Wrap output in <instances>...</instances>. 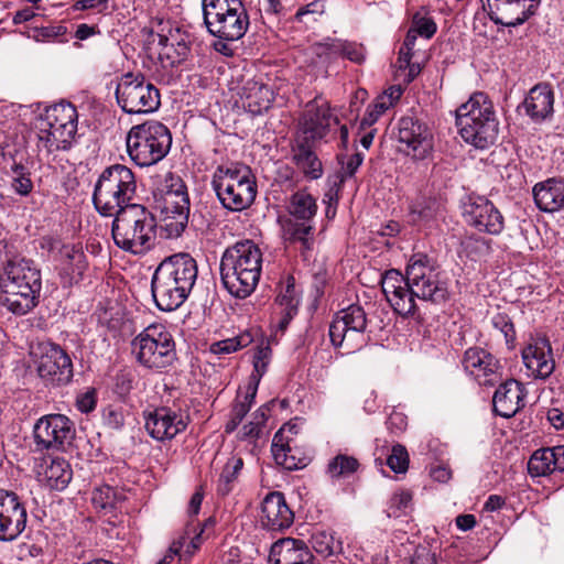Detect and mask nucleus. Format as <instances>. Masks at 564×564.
Wrapping results in <instances>:
<instances>
[{
    "label": "nucleus",
    "instance_id": "nucleus-55",
    "mask_svg": "<svg viewBox=\"0 0 564 564\" xmlns=\"http://www.w3.org/2000/svg\"><path fill=\"white\" fill-rule=\"evenodd\" d=\"M386 424H387V429L392 434L399 435L405 431V429L408 426V417L404 413L393 410L390 413Z\"/></svg>",
    "mask_w": 564,
    "mask_h": 564
},
{
    "label": "nucleus",
    "instance_id": "nucleus-23",
    "mask_svg": "<svg viewBox=\"0 0 564 564\" xmlns=\"http://www.w3.org/2000/svg\"><path fill=\"white\" fill-rule=\"evenodd\" d=\"M334 124H338V119L327 106L308 104L300 121V131L306 141H314L323 139Z\"/></svg>",
    "mask_w": 564,
    "mask_h": 564
},
{
    "label": "nucleus",
    "instance_id": "nucleus-15",
    "mask_svg": "<svg viewBox=\"0 0 564 564\" xmlns=\"http://www.w3.org/2000/svg\"><path fill=\"white\" fill-rule=\"evenodd\" d=\"M34 442L40 451H65L72 445L76 429L64 414H47L40 417L33 427Z\"/></svg>",
    "mask_w": 564,
    "mask_h": 564
},
{
    "label": "nucleus",
    "instance_id": "nucleus-34",
    "mask_svg": "<svg viewBox=\"0 0 564 564\" xmlns=\"http://www.w3.org/2000/svg\"><path fill=\"white\" fill-rule=\"evenodd\" d=\"M241 98L245 100L243 106L250 112L258 115L270 108L273 93L262 83L248 80L242 87Z\"/></svg>",
    "mask_w": 564,
    "mask_h": 564
},
{
    "label": "nucleus",
    "instance_id": "nucleus-60",
    "mask_svg": "<svg viewBox=\"0 0 564 564\" xmlns=\"http://www.w3.org/2000/svg\"><path fill=\"white\" fill-rule=\"evenodd\" d=\"M292 205L295 212H312L315 207V199L306 192H297L292 196Z\"/></svg>",
    "mask_w": 564,
    "mask_h": 564
},
{
    "label": "nucleus",
    "instance_id": "nucleus-31",
    "mask_svg": "<svg viewBox=\"0 0 564 564\" xmlns=\"http://www.w3.org/2000/svg\"><path fill=\"white\" fill-rule=\"evenodd\" d=\"M294 438L286 429H280L273 436L271 451L275 463L288 470H296L306 466L305 457L292 454Z\"/></svg>",
    "mask_w": 564,
    "mask_h": 564
},
{
    "label": "nucleus",
    "instance_id": "nucleus-48",
    "mask_svg": "<svg viewBox=\"0 0 564 564\" xmlns=\"http://www.w3.org/2000/svg\"><path fill=\"white\" fill-rule=\"evenodd\" d=\"M11 185L13 189L21 195L29 194L33 187V184L30 178V172L28 171V169L22 164L15 163L11 167Z\"/></svg>",
    "mask_w": 564,
    "mask_h": 564
},
{
    "label": "nucleus",
    "instance_id": "nucleus-4",
    "mask_svg": "<svg viewBox=\"0 0 564 564\" xmlns=\"http://www.w3.org/2000/svg\"><path fill=\"white\" fill-rule=\"evenodd\" d=\"M262 269V252L252 240L228 247L220 259V278L235 297H248L258 285Z\"/></svg>",
    "mask_w": 564,
    "mask_h": 564
},
{
    "label": "nucleus",
    "instance_id": "nucleus-10",
    "mask_svg": "<svg viewBox=\"0 0 564 564\" xmlns=\"http://www.w3.org/2000/svg\"><path fill=\"white\" fill-rule=\"evenodd\" d=\"M208 32L224 41H237L248 30L249 17L241 0H202Z\"/></svg>",
    "mask_w": 564,
    "mask_h": 564
},
{
    "label": "nucleus",
    "instance_id": "nucleus-47",
    "mask_svg": "<svg viewBox=\"0 0 564 564\" xmlns=\"http://www.w3.org/2000/svg\"><path fill=\"white\" fill-rule=\"evenodd\" d=\"M276 303L281 306V308L288 310L289 316L291 314L297 313L300 300L295 290L293 276H289L286 279L285 285L282 286L276 296Z\"/></svg>",
    "mask_w": 564,
    "mask_h": 564
},
{
    "label": "nucleus",
    "instance_id": "nucleus-38",
    "mask_svg": "<svg viewBox=\"0 0 564 564\" xmlns=\"http://www.w3.org/2000/svg\"><path fill=\"white\" fill-rule=\"evenodd\" d=\"M191 214L156 215L155 236L164 239L178 238L188 226Z\"/></svg>",
    "mask_w": 564,
    "mask_h": 564
},
{
    "label": "nucleus",
    "instance_id": "nucleus-42",
    "mask_svg": "<svg viewBox=\"0 0 564 564\" xmlns=\"http://www.w3.org/2000/svg\"><path fill=\"white\" fill-rule=\"evenodd\" d=\"M123 500V494L108 485L96 488L91 497L94 507L105 513L117 509Z\"/></svg>",
    "mask_w": 564,
    "mask_h": 564
},
{
    "label": "nucleus",
    "instance_id": "nucleus-18",
    "mask_svg": "<svg viewBox=\"0 0 564 564\" xmlns=\"http://www.w3.org/2000/svg\"><path fill=\"white\" fill-rule=\"evenodd\" d=\"M398 140L403 151L414 159H425L433 149V138L429 128L417 119L403 117L398 123Z\"/></svg>",
    "mask_w": 564,
    "mask_h": 564
},
{
    "label": "nucleus",
    "instance_id": "nucleus-16",
    "mask_svg": "<svg viewBox=\"0 0 564 564\" xmlns=\"http://www.w3.org/2000/svg\"><path fill=\"white\" fill-rule=\"evenodd\" d=\"M144 427L149 435L160 442L171 441L183 433L188 423V415L181 409L158 406L145 413Z\"/></svg>",
    "mask_w": 564,
    "mask_h": 564
},
{
    "label": "nucleus",
    "instance_id": "nucleus-44",
    "mask_svg": "<svg viewBox=\"0 0 564 564\" xmlns=\"http://www.w3.org/2000/svg\"><path fill=\"white\" fill-rule=\"evenodd\" d=\"M311 544L313 550L323 557L341 553L343 544L336 541L334 534L326 530H316L312 533Z\"/></svg>",
    "mask_w": 564,
    "mask_h": 564
},
{
    "label": "nucleus",
    "instance_id": "nucleus-40",
    "mask_svg": "<svg viewBox=\"0 0 564 564\" xmlns=\"http://www.w3.org/2000/svg\"><path fill=\"white\" fill-rule=\"evenodd\" d=\"M294 160L306 177L317 180L322 176V162L308 145L300 143L295 150Z\"/></svg>",
    "mask_w": 564,
    "mask_h": 564
},
{
    "label": "nucleus",
    "instance_id": "nucleus-2",
    "mask_svg": "<svg viewBox=\"0 0 564 564\" xmlns=\"http://www.w3.org/2000/svg\"><path fill=\"white\" fill-rule=\"evenodd\" d=\"M197 273V263L188 253L165 258L151 280V292L156 307L163 312L178 308L188 297Z\"/></svg>",
    "mask_w": 564,
    "mask_h": 564
},
{
    "label": "nucleus",
    "instance_id": "nucleus-46",
    "mask_svg": "<svg viewBox=\"0 0 564 564\" xmlns=\"http://www.w3.org/2000/svg\"><path fill=\"white\" fill-rule=\"evenodd\" d=\"M252 340V336L249 333H243L236 337L213 343L210 345V352L215 355H228L249 346Z\"/></svg>",
    "mask_w": 564,
    "mask_h": 564
},
{
    "label": "nucleus",
    "instance_id": "nucleus-43",
    "mask_svg": "<svg viewBox=\"0 0 564 564\" xmlns=\"http://www.w3.org/2000/svg\"><path fill=\"white\" fill-rule=\"evenodd\" d=\"M59 262V268L63 265L75 264V271L72 272L73 278H68V281L74 280L78 275H83L86 268V257L80 246L77 245H65L61 248V252L55 259Z\"/></svg>",
    "mask_w": 564,
    "mask_h": 564
},
{
    "label": "nucleus",
    "instance_id": "nucleus-32",
    "mask_svg": "<svg viewBox=\"0 0 564 564\" xmlns=\"http://www.w3.org/2000/svg\"><path fill=\"white\" fill-rule=\"evenodd\" d=\"M313 51L318 57L330 59L333 55H341L357 64H361L366 57V51L361 44L337 40L316 43L313 46Z\"/></svg>",
    "mask_w": 564,
    "mask_h": 564
},
{
    "label": "nucleus",
    "instance_id": "nucleus-33",
    "mask_svg": "<svg viewBox=\"0 0 564 564\" xmlns=\"http://www.w3.org/2000/svg\"><path fill=\"white\" fill-rule=\"evenodd\" d=\"M42 120H44V126H52L61 131L65 129L67 133L74 137L76 134L77 111L69 102H59L48 107Z\"/></svg>",
    "mask_w": 564,
    "mask_h": 564
},
{
    "label": "nucleus",
    "instance_id": "nucleus-56",
    "mask_svg": "<svg viewBox=\"0 0 564 564\" xmlns=\"http://www.w3.org/2000/svg\"><path fill=\"white\" fill-rule=\"evenodd\" d=\"M104 423L112 430H119L124 424V416L121 409L108 406L104 410Z\"/></svg>",
    "mask_w": 564,
    "mask_h": 564
},
{
    "label": "nucleus",
    "instance_id": "nucleus-1",
    "mask_svg": "<svg viewBox=\"0 0 564 564\" xmlns=\"http://www.w3.org/2000/svg\"><path fill=\"white\" fill-rule=\"evenodd\" d=\"M382 292L395 313L403 317L417 311L416 300L443 304L449 297L448 283L436 261L425 253H414L402 274L395 269L381 278Z\"/></svg>",
    "mask_w": 564,
    "mask_h": 564
},
{
    "label": "nucleus",
    "instance_id": "nucleus-27",
    "mask_svg": "<svg viewBox=\"0 0 564 564\" xmlns=\"http://www.w3.org/2000/svg\"><path fill=\"white\" fill-rule=\"evenodd\" d=\"M554 93L549 84L532 87L522 102L524 112L534 121L541 122L553 115Z\"/></svg>",
    "mask_w": 564,
    "mask_h": 564
},
{
    "label": "nucleus",
    "instance_id": "nucleus-12",
    "mask_svg": "<svg viewBox=\"0 0 564 564\" xmlns=\"http://www.w3.org/2000/svg\"><path fill=\"white\" fill-rule=\"evenodd\" d=\"M118 105L127 113H149L161 105L159 89L142 74L127 73L116 88Z\"/></svg>",
    "mask_w": 564,
    "mask_h": 564
},
{
    "label": "nucleus",
    "instance_id": "nucleus-36",
    "mask_svg": "<svg viewBox=\"0 0 564 564\" xmlns=\"http://www.w3.org/2000/svg\"><path fill=\"white\" fill-rule=\"evenodd\" d=\"M74 135L66 132L65 129L58 130L54 127L44 126L41 119L37 132V150L40 153L45 152L46 155L69 148Z\"/></svg>",
    "mask_w": 564,
    "mask_h": 564
},
{
    "label": "nucleus",
    "instance_id": "nucleus-7",
    "mask_svg": "<svg viewBox=\"0 0 564 564\" xmlns=\"http://www.w3.org/2000/svg\"><path fill=\"white\" fill-rule=\"evenodd\" d=\"M131 354L143 368L163 372L177 360L173 335L163 324L154 323L143 328L130 343Z\"/></svg>",
    "mask_w": 564,
    "mask_h": 564
},
{
    "label": "nucleus",
    "instance_id": "nucleus-51",
    "mask_svg": "<svg viewBox=\"0 0 564 564\" xmlns=\"http://www.w3.org/2000/svg\"><path fill=\"white\" fill-rule=\"evenodd\" d=\"M249 411L250 409L247 408V405L240 403V394H238L235 403L232 404L230 417L225 426L226 433H232L239 426Z\"/></svg>",
    "mask_w": 564,
    "mask_h": 564
},
{
    "label": "nucleus",
    "instance_id": "nucleus-11",
    "mask_svg": "<svg viewBox=\"0 0 564 564\" xmlns=\"http://www.w3.org/2000/svg\"><path fill=\"white\" fill-rule=\"evenodd\" d=\"M156 214H116L112 238L122 250L133 254L149 251L155 238Z\"/></svg>",
    "mask_w": 564,
    "mask_h": 564
},
{
    "label": "nucleus",
    "instance_id": "nucleus-22",
    "mask_svg": "<svg viewBox=\"0 0 564 564\" xmlns=\"http://www.w3.org/2000/svg\"><path fill=\"white\" fill-rule=\"evenodd\" d=\"M522 359L534 378L546 379L555 369L551 344L545 337L530 343L522 351Z\"/></svg>",
    "mask_w": 564,
    "mask_h": 564
},
{
    "label": "nucleus",
    "instance_id": "nucleus-61",
    "mask_svg": "<svg viewBox=\"0 0 564 564\" xmlns=\"http://www.w3.org/2000/svg\"><path fill=\"white\" fill-rule=\"evenodd\" d=\"M343 183V177H334L333 181H328L329 188L325 193L323 202L327 204V209L337 208V200H338V188L340 184Z\"/></svg>",
    "mask_w": 564,
    "mask_h": 564
},
{
    "label": "nucleus",
    "instance_id": "nucleus-49",
    "mask_svg": "<svg viewBox=\"0 0 564 564\" xmlns=\"http://www.w3.org/2000/svg\"><path fill=\"white\" fill-rule=\"evenodd\" d=\"M387 465L397 473H405L409 467V454L406 448L401 444H395L391 448V453L387 457Z\"/></svg>",
    "mask_w": 564,
    "mask_h": 564
},
{
    "label": "nucleus",
    "instance_id": "nucleus-26",
    "mask_svg": "<svg viewBox=\"0 0 564 564\" xmlns=\"http://www.w3.org/2000/svg\"><path fill=\"white\" fill-rule=\"evenodd\" d=\"M313 555L303 540L283 538L270 549L271 564H312Z\"/></svg>",
    "mask_w": 564,
    "mask_h": 564
},
{
    "label": "nucleus",
    "instance_id": "nucleus-35",
    "mask_svg": "<svg viewBox=\"0 0 564 564\" xmlns=\"http://www.w3.org/2000/svg\"><path fill=\"white\" fill-rule=\"evenodd\" d=\"M159 45L161 46L160 55L171 59V64H180L189 53V36L181 33L180 29L170 35L158 34Z\"/></svg>",
    "mask_w": 564,
    "mask_h": 564
},
{
    "label": "nucleus",
    "instance_id": "nucleus-17",
    "mask_svg": "<svg viewBox=\"0 0 564 564\" xmlns=\"http://www.w3.org/2000/svg\"><path fill=\"white\" fill-rule=\"evenodd\" d=\"M28 512L20 497L0 489V541L11 542L25 530Z\"/></svg>",
    "mask_w": 564,
    "mask_h": 564
},
{
    "label": "nucleus",
    "instance_id": "nucleus-41",
    "mask_svg": "<svg viewBox=\"0 0 564 564\" xmlns=\"http://www.w3.org/2000/svg\"><path fill=\"white\" fill-rule=\"evenodd\" d=\"M465 221L479 232L498 235L503 229L502 214H463Z\"/></svg>",
    "mask_w": 564,
    "mask_h": 564
},
{
    "label": "nucleus",
    "instance_id": "nucleus-29",
    "mask_svg": "<svg viewBox=\"0 0 564 564\" xmlns=\"http://www.w3.org/2000/svg\"><path fill=\"white\" fill-rule=\"evenodd\" d=\"M152 208L160 212H189V197L181 180L153 193Z\"/></svg>",
    "mask_w": 564,
    "mask_h": 564
},
{
    "label": "nucleus",
    "instance_id": "nucleus-21",
    "mask_svg": "<svg viewBox=\"0 0 564 564\" xmlns=\"http://www.w3.org/2000/svg\"><path fill=\"white\" fill-rule=\"evenodd\" d=\"M488 6L496 24L517 26L534 13L535 0H488Z\"/></svg>",
    "mask_w": 564,
    "mask_h": 564
},
{
    "label": "nucleus",
    "instance_id": "nucleus-63",
    "mask_svg": "<svg viewBox=\"0 0 564 564\" xmlns=\"http://www.w3.org/2000/svg\"><path fill=\"white\" fill-rule=\"evenodd\" d=\"M210 216L212 214H191L188 224L195 231L205 232L213 223Z\"/></svg>",
    "mask_w": 564,
    "mask_h": 564
},
{
    "label": "nucleus",
    "instance_id": "nucleus-19",
    "mask_svg": "<svg viewBox=\"0 0 564 564\" xmlns=\"http://www.w3.org/2000/svg\"><path fill=\"white\" fill-rule=\"evenodd\" d=\"M315 214H280L278 221L285 241L300 243V251L304 258L314 247Z\"/></svg>",
    "mask_w": 564,
    "mask_h": 564
},
{
    "label": "nucleus",
    "instance_id": "nucleus-50",
    "mask_svg": "<svg viewBox=\"0 0 564 564\" xmlns=\"http://www.w3.org/2000/svg\"><path fill=\"white\" fill-rule=\"evenodd\" d=\"M491 325L503 335L507 344L514 340V327L511 318L506 313L498 312L494 314L491 317Z\"/></svg>",
    "mask_w": 564,
    "mask_h": 564
},
{
    "label": "nucleus",
    "instance_id": "nucleus-13",
    "mask_svg": "<svg viewBox=\"0 0 564 564\" xmlns=\"http://www.w3.org/2000/svg\"><path fill=\"white\" fill-rule=\"evenodd\" d=\"M31 356L37 376L46 387L67 386L73 379V362L61 346L51 341L39 343L32 348Z\"/></svg>",
    "mask_w": 564,
    "mask_h": 564
},
{
    "label": "nucleus",
    "instance_id": "nucleus-64",
    "mask_svg": "<svg viewBox=\"0 0 564 564\" xmlns=\"http://www.w3.org/2000/svg\"><path fill=\"white\" fill-rule=\"evenodd\" d=\"M116 391L120 395L128 394L133 387V377L131 372H119L116 376Z\"/></svg>",
    "mask_w": 564,
    "mask_h": 564
},
{
    "label": "nucleus",
    "instance_id": "nucleus-24",
    "mask_svg": "<svg viewBox=\"0 0 564 564\" xmlns=\"http://www.w3.org/2000/svg\"><path fill=\"white\" fill-rule=\"evenodd\" d=\"M463 366L477 380H482L484 384L494 383L500 368L499 360L479 347L468 348L465 351Z\"/></svg>",
    "mask_w": 564,
    "mask_h": 564
},
{
    "label": "nucleus",
    "instance_id": "nucleus-54",
    "mask_svg": "<svg viewBox=\"0 0 564 564\" xmlns=\"http://www.w3.org/2000/svg\"><path fill=\"white\" fill-rule=\"evenodd\" d=\"M413 30L425 39H431L436 32V24L430 18L417 17L413 19Z\"/></svg>",
    "mask_w": 564,
    "mask_h": 564
},
{
    "label": "nucleus",
    "instance_id": "nucleus-37",
    "mask_svg": "<svg viewBox=\"0 0 564 564\" xmlns=\"http://www.w3.org/2000/svg\"><path fill=\"white\" fill-rule=\"evenodd\" d=\"M44 481L54 490H63L73 477L70 465L64 458H53L44 468Z\"/></svg>",
    "mask_w": 564,
    "mask_h": 564
},
{
    "label": "nucleus",
    "instance_id": "nucleus-39",
    "mask_svg": "<svg viewBox=\"0 0 564 564\" xmlns=\"http://www.w3.org/2000/svg\"><path fill=\"white\" fill-rule=\"evenodd\" d=\"M242 468L243 459L241 457L232 456L227 460L217 481V495L226 497L234 490Z\"/></svg>",
    "mask_w": 564,
    "mask_h": 564
},
{
    "label": "nucleus",
    "instance_id": "nucleus-9",
    "mask_svg": "<svg viewBox=\"0 0 564 564\" xmlns=\"http://www.w3.org/2000/svg\"><path fill=\"white\" fill-rule=\"evenodd\" d=\"M172 137L166 126L147 121L131 128L127 135V151L139 166H150L161 161L170 151Z\"/></svg>",
    "mask_w": 564,
    "mask_h": 564
},
{
    "label": "nucleus",
    "instance_id": "nucleus-8",
    "mask_svg": "<svg viewBox=\"0 0 564 564\" xmlns=\"http://www.w3.org/2000/svg\"><path fill=\"white\" fill-rule=\"evenodd\" d=\"M213 187L228 212H243L257 195L251 169L238 162L219 165L214 173Z\"/></svg>",
    "mask_w": 564,
    "mask_h": 564
},
{
    "label": "nucleus",
    "instance_id": "nucleus-57",
    "mask_svg": "<svg viewBox=\"0 0 564 564\" xmlns=\"http://www.w3.org/2000/svg\"><path fill=\"white\" fill-rule=\"evenodd\" d=\"M324 12H325L324 1L323 0H314L301 8H299V10L295 14V20L297 22H302L303 18L305 15L312 14V15L321 17L324 14Z\"/></svg>",
    "mask_w": 564,
    "mask_h": 564
},
{
    "label": "nucleus",
    "instance_id": "nucleus-30",
    "mask_svg": "<svg viewBox=\"0 0 564 564\" xmlns=\"http://www.w3.org/2000/svg\"><path fill=\"white\" fill-rule=\"evenodd\" d=\"M533 197L540 212H560L564 207V181L552 177L535 184Z\"/></svg>",
    "mask_w": 564,
    "mask_h": 564
},
{
    "label": "nucleus",
    "instance_id": "nucleus-58",
    "mask_svg": "<svg viewBox=\"0 0 564 564\" xmlns=\"http://www.w3.org/2000/svg\"><path fill=\"white\" fill-rule=\"evenodd\" d=\"M362 161L364 155L361 153H355L349 156L346 162H341V172L335 177H343V182L346 177H351L361 165Z\"/></svg>",
    "mask_w": 564,
    "mask_h": 564
},
{
    "label": "nucleus",
    "instance_id": "nucleus-5",
    "mask_svg": "<svg viewBox=\"0 0 564 564\" xmlns=\"http://www.w3.org/2000/svg\"><path fill=\"white\" fill-rule=\"evenodd\" d=\"M456 126L462 138L478 149L492 144L498 137L494 106L484 93H475L456 110Z\"/></svg>",
    "mask_w": 564,
    "mask_h": 564
},
{
    "label": "nucleus",
    "instance_id": "nucleus-14",
    "mask_svg": "<svg viewBox=\"0 0 564 564\" xmlns=\"http://www.w3.org/2000/svg\"><path fill=\"white\" fill-rule=\"evenodd\" d=\"M367 316L359 305H350L338 312L329 326L330 341L343 348L345 354H352L367 345Z\"/></svg>",
    "mask_w": 564,
    "mask_h": 564
},
{
    "label": "nucleus",
    "instance_id": "nucleus-28",
    "mask_svg": "<svg viewBox=\"0 0 564 564\" xmlns=\"http://www.w3.org/2000/svg\"><path fill=\"white\" fill-rule=\"evenodd\" d=\"M528 471L532 477L564 471V445L535 451L528 462Z\"/></svg>",
    "mask_w": 564,
    "mask_h": 564
},
{
    "label": "nucleus",
    "instance_id": "nucleus-52",
    "mask_svg": "<svg viewBox=\"0 0 564 564\" xmlns=\"http://www.w3.org/2000/svg\"><path fill=\"white\" fill-rule=\"evenodd\" d=\"M66 34V28L63 25H52V26H42L34 28L29 33V37L33 39L36 42L50 41L56 39L61 35Z\"/></svg>",
    "mask_w": 564,
    "mask_h": 564
},
{
    "label": "nucleus",
    "instance_id": "nucleus-53",
    "mask_svg": "<svg viewBox=\"0 0 564 564\" xmlns=\"http://www.w3.org/2000/svg\"><path fill=\"white\" fill-rule=\"evenodd\" d=\"M97 405L96 390L90 388L76 397V408L82 413H90Z\"/></svg>",
    "mask_w": 564,
    "mask_h": 564
},
{
    "label": "nucleus",
    "instance_id": "nucleus-25",
    "mask_svg": "<svg viewBox=\"0 0 564 564\" xmlns=\"http://www.w3.org/2000/svg\"><path fill=\"white\" fill-rule=\"evenodd\" d=\"M525 388L514 379L500 384L492 398L494 412L509 419L524 406Z\"/></svg>",
    "mask_w": 564,
    "mask_h": 564
},
{
    "label": "nucleus",
    "instance_id": "nucleus-3",
    "mask_svg": "<svg viewBox=\"0 0 564 564\" xmlns=\"http://www.w3.org/2000/svg\"><path fill=\"white\" fill-rule=\"evenodd\" d=\"M40 270L26 259L7 260L0 275V305L15 315H25L39 303Z\"/></svg>",
    "mask_w": 564,
    "mask_h": 564
},
{
    "label": "nucleus",
    "instance_id": "nucleus-6",
    "mask_svg": "<svg viewBox=\"0 0 564 564\" xmlns=\"http://www.w3.org/2000/svg\"><path fill=\"white\" fill-rule=\"evenodd\" d=\"M97 212H124L126 208L148 207L135 202V180L126 165L115 164L100 174L93 195Z\"/></svg>",
    "mask_w": 564,
    "mask_h": 564
},
{
    "label": "nucleus",
    "instance_id": "nucleus-45",
    "mask_svg": "<svg viewBox=\"0 0 564 564\" xmlns=\"http://www.w3.org/2000/svg\"><path fill=\"white\" fill-rule=\"evenodd\" d=\"M358 467L359 463L355 457L339 454L329 462L327 473L332 478L348 477Z\"/></svg>",
    "mask_w": 564,
    "mask_h": 564
},
{
    "label": "nucleus",
    "instance_id": "nucleus-62",
    "mask_svg": "<svg viewBox=\"0 0 564 564\" xmlns=\"http://www.w3.org/2000/svg\"><path fill=\"white\" fill-rule=\"evenodd\" d=\"M66 243H63L59 238L53 236H44L40 239V247L43 250H46L50 254L57 258L61 252V248H63Z\"/></svg>",
    "mask_w": 564,
    "mask_h": 564
},
{
    "label": "nucleus",
    "instance_id": "nucleus-20",
    "mask_svg": "<svg viewBox=\"0 0 564 564\" xmlns=\"http://www.w3.org/2000/svg\"><path fill=\"white\" fill-rule=\"evenodd\" d=\"M293 520L294 513L282 492L272 491L263 498L259 514V522L263 529L283 531L291 527Z\"/></svg>",
    "mask_w": 564,
    "mask_h": 564
},
{
    "label": "nucleus",
    "instance_id": "nucleus-59",
    "mask_svg": "<svg viewBox=\"0 0 564 564\" xmlns=\"http://www.w3.org/2000/svg\"><path fill=\"white\" fill-rule=\"evenodd\" d=\"M388 107L389 105H387L384 101L378 100L377 102H375L371 107L367 109V112L361 120V126H372L378 120V118L388 109Z\"/></svg>",
    "mask_w": 564,
    "mask_h": 564
}]
</instances>
